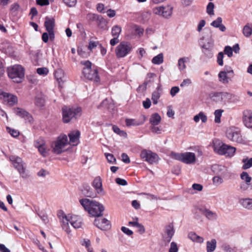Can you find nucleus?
I'll use <instances>...</instances> for the list:
<instances>
[{"mask_svg": "<svg viewBox=\"0 0 252 252\" xmlns=\"http://www.w3.org/2000/svg\"><path fill=\"white\" fill-rule=\"evenodd\" d=\"M79 202L84 209L93 217H99L104 210L103 206L99 202L88 198H83Z\"/></svg>", "mask_w": 252, "mask_h": 252, "instance_id": "nucleus-1", "label": "nucleus"}, {"mask_svg": "<svg viewBox=\"0 0 252 252\" xmlns=\"http://www.w3.org/2000/svg\"><path fill=\"white\" fill-rule=\"evenodd\" d=\"M81 64L84 66L83 68L82 73L85 78L94 82H99L100 78L96 66L93 65L92 63L89 61H82Z\"/></svg>", "mask_w": 252, "mask_h": 252, "instance_id": "nucleus-2", "label": "nucleus"}, {"mask_svg": "<svg viewBox=\"0 0 252 252\" xmlns=\"http://www.w3.org/2000/svg\"><path fill=\"white\" fill-rule=\"evenodd\" d=\"M213 147L216 153L226 157H232L236 152L235 147L226 145L219 139L213 141Z\"/></svg>", "mask_w": 252, "mask_h": 252, "instance_id": "nucleus-3", "label": "nucleus"}, {"mask_svg": "<svg viewBox=\"0 0 252 252\" xmlns=\"http://www.w3.org/2000/svg\"><path fill=\"white\" fill-rule=\"evenodd\" d=\"M7 72L9 78L15 83H21L24 78L25 70L21 65L16 64L8 67Z\"/></svg>", "mask_w": 252, "mask_h": 252, "instance_id": "nucleus-4", "label": "nucleus"}, {"mask_svg": "<svg viewBox=\"0 0 252 252\" xmlns=\"http://www.w3.org/2000/svg\"><path fill=\"white\" fill-rule=\"evenodd\" d=\"M81 112L80 107L69 108L63 106L62 108L63 122L68 123L73 120H76L81 116Z\"/></svg>", "mask_w": 252, "mask_h": 252, "instance_id": "nucleus-5", "label": "nucleus"}, {"mask_svg": "<svg viewBox=\"0 0 252 252\" xmlns=\"http://www.w3.org/2000/svg\"><path fill=\"white\" fill-rule=\"evenodd\" d=\"M68 144L67 136L65 134H62L56 141L52 143L51 147L52 152L55 154H60L65 151V147Z\"/></svg>", "mask_w": 252, "mask_h": 252, "instance_id": "nucleus-6", "label": "nucleus"}, {"mask_svg": "<svg viewBox=\"0 0 252 252\" xmlns=\"http://www.w3.org/2000/svg\"><path fill=\"white\" fill-rule=\"evenodd\" d=\"M9 159L14 167L18 170L23 178L27 179L30 176L26 169L25 164L21 158L15 156H12L9 158Z\"/></svg>", "mask_w": 252, "mask_h": 252, "instance_id": "nucleus-7", "label": "nucleus"}, {"mask_svg": "<svg viewBox=\"0 0 252 252\" xmlns=\"http://www.w3.org/2000/svg\"><path fill=\"white\" fill-rule=\"evenodd\" d=\"M226 135L230 140L239 143L243 142V139L241 134L240 130L234 126H231L227 129Z\"/></svg>", "mask_w": 252, "mask_h": 252, "instance_id": "nucleus-8", "label": "nucleus"}, {"mask_svg": "<svg viewBox=\"0 0 252 252\" xmlns=\"http://www.w3.org/2000/svg\"><path fill=\"white\" fill-rule=\"evenodd\" d=\"M132 49L131 44L128 42L122 41L116 48L115 54L118 58L126 57Z\"/></svg>", "mask_w": 252, "mask_h": 252, "instance_id": "nucleus-9", "label": "nucleus"}, {"mask_svg": "<svg viewBox=\"0 0 252 252\" xmlns=\"http://www.w3.org/2000/svg\"><path fill=\"white\" fill-rule=\"evenodd\" d=\"M140 157L150 164L155 163L158 160V157L157 154L147 150H143L141 152Z\"/></svg>", "mask_w": 252, "mask_h": 252, "instance_id": "nucleus-10", "label": "nucleus"}, {"mask_svg": "<svg viewBox=\"0 0 252 252\" xmlns=\"http://www.w3.org/2000/svg\"><path fill=\"white\" fill-rule=\"evenodd\" d=\"M94 224L102 231H107L111 228L110 221L105 218H96L94 220Z\"/></svg>", "mask_w": 252, "mask_h": 252, "instance_id": "nucleus-11", "label": "nucleus"}, {"mask_svg": "<svg viewBox=\"0 0 252 252\" xmlns=\"http://www.w3.org/2000/svg\"><path fill=\"white\" fill-rule=\"evenodd\" d=\"M34 146L37 148L40 154L44 157L48 155L49 150L47 149L44 140L39 138L34 142Z\"/></svg>", "mask_w": 252, "mask_h": 252, "instance_id": "nucleus-12", "label": "nucleus"}, {"mask_svg": "<svg viewBox=\"0 0 252 252\" xmlns=\"http://www.w3.org/2000/svg\"><path fill=\"white\" fill-rule=\"evenodd\" d=\"M80 135V132L78 130H75L71 131L68 134V137L69 138V141L68 144L72 146H76L79 142V137Z\"/></svg>", "mask_w": 252, "mask_h": 252, "instance_id": "nucleus-13", "label": "nucleus"}, {"mask_svg": "<svg viewBox=\"0 0 252 252\" xmlns=\"http://www.w3.org/2000/svg\"><path fill=\"white\" fill-rule=\"evenodd\" d=\"M0 95L3 97L4 100L6 102L9 106H13L18 102L17 96L5 92H2Z\"/></svg>", "mask_w": 252, "mask_h": 252, "instance_id": "nucleus-14", "label": "nucleus"}, {"mask_svg": "<svg viewBox=\"0 0 252 252\" xmlns=\"http://www.w3.org/2000/svg\"><path fill=\"white\" fill-rule=\"evenodd\" d=\"M69 222L76 229L81 228L83 225L82 218L76 215H72L69 217Z\"/></svg>", "mask_w": 252, "mask_h": 252, "instance_id": "nucleus-15", "label": "nucleus"}, {"mask_svg": "<svg viewBox=\"0 0 252 252\" xmlns=\"http://www.w3.org/2000/svg\"><path fill=\"white\" fill-rule=\"evenodd\" d=\"M196 160L195 155L191 152L183 153L182 162L186 164H192Z\"/></svg>", "mask_w": 252, "mask_h": 252, "instance_id": "nucleus-16", "label": "nucleus"}, {"mask_svg": "<svg viewBox=\"0 0 252 252\" xmlns=\"http://www.w3.org/2000/svg\"><path fill=\"white\" fill-rule=\"evenodd\" d=\"M243 122L246 127L252 128V113L251 111L247 110L244 112Z\"/></svg>", "mask_w": 252, "mask_h": 252, "instance_id": "nucleus-17", "label": "nucleus"}, {"mask_svg": "<svg viewBox=\"0 0 252 252\" xmlns=\"http://www.w3.org/2000/svg\"><path fill=\"white\" fill-rule=\"evenodd\" d=\"M214 41L212 39H210L209 41L206 43H204L202 47L203 48V52L208 57H212V53L211 51L213 48Z\"/></svg>", "mask_w": 252, "mask_h": 252, "instance_id": "nucleus-18", "label": "nucleus"}, {"mask_svg": "<svg viewBox=\"0 0 252 252\" xmlns=\"http://www.w3.org/2000/svg\"><path fill=\"white\" fill-rule=\"evenodd\" d=\"M59 217L62 220V227L63 229L67 233L70 232L69 226V217L68 218L65 214L62 213V215H60Z\"/></svg>", "mask_w": 252, "mask_h": 252, "instance_id": "nucleus-19", "label": "nucleus"}, {"mask_svg": "<svg viewBox=\"0 0 252 252\" xmlns=\"http://www.w3.org/2000/svg\"><path fill=\"white\" fill-rule=\"evenodd\" d=\"M213 168L214 172L217 175H220L223 177L228 173L227 168L223 165H214L213 166Z\"/></svg>", "mask_w": 252, "mask_h": 252, "instance_id": "nucleus-20", "label": "nucleus"}, {"mask_svg": "<svg viewBox=\"0 0 252 252\" xmlns=\"http://www.w3.org/2000/svg\"><path fill=\"white\" fill-rule=\"evenodd\" d=\"M145 121V117L142 116L140 120H136L133 119H126V124L127 126H136L142 125Z\"/></svg>", "mask_w": 252, "mask_h": 252, "instance_id": "nucleus-21", "label": "nucleus"}, {"mask_svg": "<svg viewBox=\"0 0 252 252\" xmlns=\"http://www.w3.org/2000/svg\"><path fill=\"white\" fill-rule=\"evenodd\" d=\"M165 236L164 237L165 240L169 242L174 234V230L173 225L169 224L165 228Z\"/></svg>", "mask_w": 252, "mask_h": 252, "instance_id": "nucleus-22", "label": "nucleus"}, {"mask_svg": "<svg viewBox=\"0 0 252 252\" xmlns=\"http://www.w3.org/2000/svg\"><path fill=\"white\" fill-rule=\"evenodd\" d=\"M93 186L95 188L98 193L103 192L102 181L100 177L98 176L94 178L93 182Z\"/></svg>", "mask_w": 252, "mask_h": 252, "instance_id": "nucleus-23", "label": "nucleus"}, {"mask_svg": "<svg viewBox=\"0 0 252 252\" xmlns=\"http://www.w3.org/2000/svg\"><path fill=\"white\" fill-rule=\"evenodd\" d=\"M219 80L224 84H228L231 80V76L227 74L226 71H221L218 75Z\"/></svg>", "mask_w": 252, "mask_h": 252, "instance_id": "nucleus-24", "label": "nucleus"}, {"mask_svg": "<svg viewBox=\"0 0 252 252\" xmlns=\"http://www.w3.org/2000/svg\"><path fill=\"white\" fill-rule=\"evenodd\" d=\"M54 76L58 81L60 86H61L64 82V74L61 69H57L54 73Z\"/></svg>", "mask_w": 252, "mask_h": 252, "instance_id": "nucleus-25", "label": "nucleus"}, {"mask_svg": "<svg viewBox=\"0 0 252 252\" xmlns=\"http://www.w3.org/2000/svg\"><path fill=\"white\" fill-rule=\"evenodd\" d=\"M222 19L221 17H219L217 18L216 20L213 21L211 23V26L214 28H219L220 30L222 32L225 31V27L222 24Z\"/></svg>", "mask_w": 252, "mask_h": 252, "instance_id": "nucleus-26", "label": "nucleus"}, {"mask_svg": "<svg viewBox=\"0 0 252 252\" xmlns=\"http://www.w3.org/2000/svg\"><path fill=\"white\" fill-rule=\"evenodd\" d=\"M13 111L16 115L21 118H27L28 119L31 118L30 114L22 108L19 107L14 108H13Z\"/></svg>", "mask_w": 252, "mask_h": 252, "instance_id": "nucleus-27", "label": "nucleus"}, {"mask_svg": "<svg viewBox=\"0 0 252 252\" xmlns=\"http://www.w3.org/2000/svg\"><path fill=\"white\" fill-rule=\"evenodd\" d=\"M44 26L47 32H51L54 31L55 27V20L53 18H49L46 17L44 23Z\"/></svg>", "mask_w": 252, "mask_h": 252, "instance_id": "nucleus-28", "label": "nucleus"}, {"mask_svg": "<svg viewBox=\"0 0 252 252\" xmlns=\"http://www.w3.org/2000/svg\"><path fill=\"white\" fill-rule=\"evenodd\" d=\"M161 89L160 86H158L152 94V100L154 104H157L158 102V100L160 96V91Z\"/></svg>", "mask_w": 252, "mask_h": 252, "instance_id": "nucleus-29", "label": "nucleus"}, {"mask_svg": "<svg viewBox=\"0 0 252 252\" xmlns=\"http://www.w3.org/2000/svg\"><path fill=\"white\" fill-rule=\"evenodd\" d=\"M188 237L193 242L202 243L203 242L204 239L197 235L195 233L191 232L189 233Z\"/></svg>", "mask_w": 252, "mask_h": 252, "instance_id": "nucleus-30", "label": "nucleus"}, {"mask_svg": "<svg viewBox=\"0 0 252 252\" xmlns=\"http://www.w3.org/2000/svg\"><path fill=\"white\" fill-rule=\"evenodd\" d=\"M161 121V117L158 114L156 113L152 115L150 119V123L152 126H157Z\"/></svg>", "mask_w": 252, "mask_h": 252, "instance_id": "nucleus-31", "label": "nucleus"}, {"mask_svg": "<svg viewBox=\"0 0 252 252\" xmlns=\"http://www.w3.org/2000/svg\"><path fill=\"white\" fill-rule=\"evenodd\" d=\"M240 204L245 208L252 209V199L243 198L240 200Z\"/></svg>", "mask_w": 252, "mask_h": 252, "instance_id": "nucleus-32", "label": "nucleus"}, {"mask_svg": "<svg viewBox=\"0 0 252 252\" xmlns=\"http://www.w3.org/2000/svg\"><path fill=\"white\" fill-rule=\"evenodd\" d=\"M189 59L188 57H183L180 58L178 60V66L179 69L180 71H183L185 70L186 68V65L185 63L186 62H189Z\"/></svg>", "mask_w": 252, "mask_h": 252, "instance_id": "nucleus-33", "label": "nucleus"}, {"mask_svg": "<svg viewBox=\"0 0 252 252\" xmlns=\"http://www.w3.org/2000/svg\"><path fill=\"white\" fill-rule=\"evenodd\" d=\"M200 119L203 123H206L207 121V116L202 112H199L198 114L195 115L193 117V120L196 123H198Z\"/></svg>", "mask_w": 252, "mask_h": 252, "instance_id": "nucleus-34", "label": "nucleus"}, {"mask_svg": "<svg viewBox=\"0 0 252 252\" xmlns=\"http://www.w3.org/2000/svg\"><path fill=\"white\" fill-rule=\"evenodd\" d=\"M216 240L214 239H212L211 241H207V252H213L215 251L216 248Z\"/></svg>", "mask_w": 252, "mask_h": 252, "instance_id": "nucleus-35", "label": "nucleus"}, {"mask_svg": "<svg viewBox=\"0 0 252 252\" xmlns=\"http://www.w3.org/2000/svg\"><path fill=\"white\" fill-rule=\"evenodd\" d=\"M243 33L246 37H249L252 34V25L248 23L243 29Z\"/></svg>", "mask_w": 252, "mask_h": 252, "instance_id": "nucleus-36", "label": "nucleus"}, {"mask_svg": "<svg viewBox=\"0 0 252 252\" xmlns=\"http://www.w3.org/2000/svg\"><path fill=\"white\" fill-rule=\"evenodd\" d=\"M20 6L18 3H14L11 5L10 11L11 14L16 16L18 14V12L20 11Z\"/></svg>", "mask_w": 252, "mask_h": 252, "instance_id": "nucleus-37", "label": "nucleus"}, {"mask_svg": "<svg viewBox=\"0 0 252 252\" xmlns=\"http://www.w3.org/2000/svg\"><path fill=\"white\" fill-rule=\"evenodd\" d=\"M162 11L163 13L162 14V16L164 18H168L172 14V8L169 6H167L166 7L162 6Z\"/></svg>", "mask_w": 252, "mask_h": 252, "instance_id": "nucleus-38", "label": "nucleus"}, {"mask_svg": "<svg viewBox=\"0 0 252 252\" xmlns=\"http://www.w3.org/2000/svg\"><path fill=\"white\" fill-rule=\"evenodd\" d=\"M242 162L244 163L242 168L244 170L248 169L252 166V158H244Z\"/></svg>", "mask_w": 252, "mask_h": 252, "instance_id": "nucleus-39", "label": "nucleus"}, {"mask_svg": "<svg viewBox=\"0 0 252 252\" xmlns=\"http://www.w3.org/2000/svg\"><path fill=\"white\" fill-rule=\"evenodd\" d=\"M240 178L243 181V182L250 183L252 180V178L249 175L247 172L243 171L240 174Z\"/></svg>", "mask_w": 252, "mask_h": 252, "instance_id": "nucleus-40", "label": "nucleus"}, {"mask_svg": "<svg viewBox=\"0 0 252 252\" xmlns=\"http://www.w3.org/2000/svg\"><path fill=\"white\" fill-rule=\"evenodd\" d=\"M163 62V55L162 53L159 54L157 56L154 57L152 62L153 63L155 64H160Z\"/></svg>", "mask_w": 252, "mask_h": 252, "instance_id": "nucleus-41", "label": "nucleus"}, {"mask_svg": "<svg viewBox=\"0 0 252 252\" xmlns=\"http://www.w3.org/2000/svg\"><path fill=\"white\" fill-rule=\"evenodd\" d=\"M221 176L220 175H216L213 178L212 182L214 185L218 186L223 183V179Z\"/></svg>", "mask_w": 252, "mask_h": 252, "instance_id": "nucleus-42", "label": "nucleus"}, {"mask_svg": "<svg viewBox=\"0 0 252 252\" xmlns=\"http://www.w3.org/2000/svg\"><path fill=\"white\" fill-rule=\"evenodd\" d=\"M45 99L44 97L41 95L36 96L35 98V104L39 107H42L44 105Z\"/></svg>", "mask_w": 252, "mask_h": 252, "instance_id": "nucleus-43", "label": "nucleus"}, {"mask_svg": "<svg viewBox=\"0 0 252 252\" xmlns=\"http://www.w3.org/2000/svg\"><path fill=\"white\" fill-rule=\"evenodd\" d=\"M223 110L222 109H218L216 110L214 112L215 115V122L216 123L219 124L220 123V118L222 116V113H223Z\"/></svg>", "mask_w": 252, "mask_h": 252, "instance_id": "nucleus-44", "label": "nucleus"}, {"mask_svg": "<svg viewBox=\"0 0 252 252\" xmlns=\"http://www.w3.org/2000/svg\"><path fill=\"white\" fill-rule=\"evenodd\" d=\"M211 98L213 101L217 102L221 101L222 100L221 92L212 94Z\"/></svg>", "mask_w": 252, "mask_h": 252, "instance_id": "nucleus-45", "label": "nucleus"}, {"mask_svg": "<svg viewBox=\"0 0 252 252\" xmlns=\"http://www.w3.org/2000/svg\"><path fill=\"white\" fill-rule=\"evenodd\" d=\"M122 29L121 28L117 25H116L114 26L112 29V35L114 37H118L121 32Z\"/></svg>", "mask_w": 252, "mask_h": 252, "instance_id": "nucleus-46", "label": "nucleus"}, {"mask_svg": "<svg viewBox=\"0 0 252 252\" xmlns=\"http://www.w3.org/2000/svg\"><path fill=\"white\" fill-rule=\"evenodd\" d=\"M132 29L135 34L138 35L139 37L143 35L144 31L143 28L135 25L132 26Z\"/></svg>", "mask_w": 252, "mask_h": 252, "instance_id": "nucleus-47", "label": "nucleus"}, {"mask_svg": "<svg viewBox=\"0 0 252 252\" xmlns=\"http://www.w3.org/2000/svg\"><path fill=\"white\" fill-rule=\"evenodd\" d=\"M214 4L212 2H210L206 7V12L210 16H213L215 14L214 13Z\"/></svg>", "mask_w": 252, "mask_h": 252, "instance_id": "nucleus-48", "label": "nucleus"}, {"mask_svg": "<svg viewBox=\"0 0 252 252\" xmlns=\"http://www.w3.org/2000/svg\"><path fill=\"white\" fill-rule=\"evenodd\" d=\"M204 215L209 220L216 219L217 217L216 213L209 210H206L204 212Z\"/></svg>", "mask_w": 252, "mask_h": 252, "instance_id": "nucleus-49", "label": "nucleus"}, {"mask_svg": "<svg viewBox=\"0 0 252 252\" xmlns=\"http://www.w3.org/2000/svg\"><path fill=\"white\" fill-rule=\"evenodd\" d=\"M170 157L174 159L179 160L182 162L183 153H177L171 152L170 155Z\"/></svg>", "mask_w": 252, "mask_h": 252, "instance_id": "nucleus-50", "label": "nucleus"}, {"mask_svg": "<svg viewBox=\"0 0 252 252\" xmlns=\"http://www.w3.org/2000/svg\"><path fill=\"white\" fill-rule=\"evenodd\" d=\"M113 131L118 134L120 136H126V132L123 130H121L120 129L116 126H113L112 127Z\"/></svg>", "mask_w": 252, "mask_h": 252, "instance_id": "nucleus-51", "label": "nucleus"}, {"mask_svg": "<svg viewBox=\"0 0 252 252\" xmlns=\"http://www.w3.org/2000/svg\"><path fill=\"white\" fill-rule=\"evenodd\" d=\"M113 104L110 102L109 100L105 99L102 102L100 105V107H104L108 109H109L110 107L113 106Z\"/></svg>", "mask_w": 252, "mask_h": 252, "instance_id": "nucleus-52", "label": "nucleus"}, {"mask_svg": "<svg viewBox=\"0 0 252 252\" xmlns=\"http://www.w3.org/2000/svg\"><path fill=\"white\" fill-rule=\"evenodd\" d=\"M105 155L108 162L110 163H115L116 162V159L112 154L105 153Z\"/></svg>", "mask_w": 252, "mask_h": 252, "instance_id": "nucleus-53", "label": "nucleus"}, {"mask_svg": "<svg viewBox=\"0 0 252 252\" xmlns=\"http://www.w3.org/2000/svg\"><path fill=\"white\" fill-rule=\"evenodd\" d=\"M7 130L8 133L14 137H17L19 135V132L17 130L8 127H7Z\"/></svg>", "mask_w": 252, "mask_h": 252, "instance_id": "nucleus-54", "label": "nucleus"}, {"mask_svg": "<svg viewBox=\"0 0 252 252\" xmlns=\"http://www.w3.org/2000/svg\"><path fill=\"white\" fill-rule=\"evenodd\" d=\"M37 73L39 75H46L48 72V69L46 67H41L37 69Z\"/></svg>", "mask_w": 252, "mask_h": 252, "instance_id": "nucleus-55", "label": "nucleus"}, {"mask_svg": "<svg viewBox=\"0 0 252 252\" xmlns=\"http://www.w3.org/2000/svg\"><path fill=\"white\" fill-rule=\"evenodd\" d=\"M222 100L226 101V100L231 99L233 97V95L231 94L226 92H221Z\"/></svg>", "mask_w": 252, "mask_h": 252, "instance_id": "nucleus-56", "label": "nucleus"}, {"mask_svg": "<svg viewBox=\"0 0 252 252\" xmlns=\"http://www.w3.org/2000/svg\"><path fill=\"white\" fill-rule=\"evenodd\" d=\"M63 1L68 7H73L77 3V0H63Z\"/></svg>", "mask_w": 252, "mask_h": 252, "instance_id": "nucleus-57", "label": "nucleus"}, {"mask_svg": "<svg viewBox=\"0 0 252 252\" xmlns=\"http://www.w3.org/2000/svg\"><path fill=\"white\" fill-rule=\"evenodd\" d=\"M223 53L222 52H220L217 57V63L220 66H222L223 64Z\"/></svg>", "mask_w": 252, "mask_h": 252, "instance_id": "nucleus-58", "label": "nucleus"}, {"mask_svg": "<svg viewBox=\"0 0 252 252\" xmlns=\"http://www.w3.org/2000/svg\"><path fill=\"white\" fill-rule=\"evenodd\" d=\"M232 52H233V50L231 47H230L229 46H226L225 47L224 50V52L225 54L227 55V56L229 57H231L232 56V55H233Z\"/></svg>", "mask_w": 252, "mask_h": 252, "instance_id": "nucleus-59", "label": "nucleus"}, {"mask_svg": "<svg viewBox=\"0 0 252 252\" xmlns=\"http://www.w3.org/2000/svg\"><path fill=\"white\" fill-rule=\"evenodd\" d=\"M98 45H99L98 41L90 40L89 43V46H88V49L90 50H92L93 49L96 47Z\"/></svg>", "mask_w": 252, "mask_h": 252, "instance_id": "nucleus-60", "label": "nucleus"}, {"mask_svg": "<svg viewBox=\"0 0 252 252\" xmlns=\"http://www.w3.org/2000/svg\"><path fill=\"white\" fill-rule=\"evenodd\" d=\"M96 9L98 12L101 13L105 12L104 4L101 3H99L96 5Z\"/></svg>", "mask_w": 252, "mask_h": 252, "instance_id": "nucleus-61", "label": "nucleus"}, {"mask_svg": "<svg viewBox=\"0 0 252 252\" xmlns=\"http://www.w3.org/2000/svg\"><path fill=\"white\" fill-rule=\"evenodd\" d=\"M82 245L83 246H85L87 248H88V251L89 252H93L92 249H90V247L91 246V242L89 240H84L83 241Z\"/></svg>", "mask_w": 252, "mask_h": 252, "instance_id": "nucleus-62", "label": "nucleus"}, {"mask_svg": "<svg viewBox=\"0 0 252 252\" xmlns=\"http://www.w3.org/2000/svg\"><path fill=\"white\" fill-rule=\"evenodd\" d=\"M251 184L244 182L241 183L240 185V189L242 191L247 190L250 186Z\"/></svg>", "mask_w": 252, "mask_h": 252, "instance_id": "nucleus-63", "label": "nucleus"}, {"mask_svg": "<svg viewBox=\"0 0 252 252\" xmlns=\"http://www.w3.org/2000/svg\"><path fill=\"white\" fill-rule=\"evenodd\" d=\"M178 250V249L176 243L174 242H171L169 252H177Z\"/></svg>", "mask_w": 252, "mask_h": 252, "instance_id": "nucleus-64", "label": "nucleus"}]
</instances>
